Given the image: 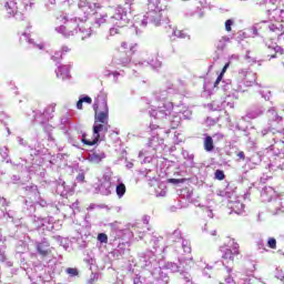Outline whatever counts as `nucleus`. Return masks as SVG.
<instances>
[{
	"instance_id": "nucleus-1",
	"label": "nucleus",
	"mask_w": 284,
	"mask_h": 284,
	"mask_svg": "<svg viewBox=\"0 0 284 284\" xmlns=\"http://www.w3.org/2000/svg\"><path fill=\"white\" fill-rule=\"evenodd\" d=\"M94 114V125H93V138L88 139L85 134L82 135V143L84 145H97L99 139H101V132H108L110 124L108 123L110 119V109L108 108V95L105 93H99L94 98L93 103Z\"/></svg>"
},
{
	"instance_id": "nucleus-2",
	"label": "nucleus",
	"mask_w": 284,
	"mask_h": 284,
	"mask_svg": "<svg viewBox=\"0 0 284 284\" xmlns=\"http://www.w3.org/2000/svg\"><path fill=\"white\" fill-rule=\"evenodd\" d=\"M223 261L226 263H234L236 256L241 255V250L239 244L234 243L230 248L225 246L220 247Z\"/></svg>"
},
{
	"instance_id": "nucleus-3",
	"label": "nucleus",
	"mask_w": 284,
	"mask_h": 284,
	"mask_svg": "<svg viewBox=\"0 0 284 284\" xmlns=\"http://www.w3.org/2000/svg\"><path fill=\"white\" fill-rule=\"evenodd\" d=\"M153 114L155 119H161L164 121L168 119V116L172 115V103L170 102H162L159 106L158 110H153Z\"/></svg>"
},
{
	"instance_id": "nucleus-4",
	"label": "nucleus",
	"mask_w": 284,
	"mask_h": 284,
	"mask_svg": "<svg viewBox=\"0 0 284 284\" xmlns=\"http://www.w3.org/2000/svg\"><path fill=\"white\" fill-rule=\"evenodd\" d=\"M64 26L60 27V31L64 32V34H72V32H77L79 30V21L77 18H71L68 20V17H63Z\"/></svg>"
},
{
	"instance_id": "nucleus-5",
	"label": "nucleus",
	"mask_w": 284,
	"mask_h": 284,
	"mask_svg": "<svg viewBox=\"0 0 284 284\" xmlns=\"http://www.w3.org/2000/svg\"><path fill=\"white\" fill-rule=\"evenodd\" d=\"M103 159H105V153L93 152V153L89 154L90 163L99 164V163H101V161H103Z\"/></svg>"
},
{
	"instance_id": "nucleus-6",
	"label": "nucleus",
	"mask_w": 284,
	"mask_h": 284,
	"mask_svg": "<svg viewBox=\"0 0 284 284\" xmlns=\"http://www.w3.org/2000/svg\"><path fill=\"white\" fill-rule=\"evenodd\" d=\"M204 150L206 152H212L214 150V140H212V136L207 135L204 140Z\"/></svg>"
},
{
	"instance_id": "nucleus-7",
	"label": "nucleus",
	"mask_w": 284,
	"mask_h": 284,
	"mask_svg": "<svg viewBox=\"0 0 284 284\" xmlns=\"http://www.w3.org/2000/svg\"><path fill=\"white\" fill-rule=\"evenodd\" d=\"M47 247H48V245H45L43 243L37 244V251L41 256H48V254H50V250H48Z\"/></svg>"
},
{
	"instance_id": "nucleus-8",
	"label": "nucleus",
	"mask_w": 284,
	"mask_h": 284,
	"mask_svg": "<svg viewBox=\"0 0 284 284\" xmlns=\"http://www.w3.org/2000/svg\"><path fill=\"white\" fill-rule=\"evenodd\" d=\"M173 34L178 39H190V36L187 33H185V31H183V30L175 29Z\"/></svg>"
},
{
	"instance_id": "nucleus-9",
	"label": "nucleus",
	"mask_w": 284,
	"mask_h": 284,
	"mask_svg": "<svg viewBox=\"0 0 284 284\" xmlns=\"http://www.w3.org/2000/svg\"><path fill=\"white\" fill-rule=\"evenodd\" d=\"M115 192H116L119 199H121L122 196H124V194H125V192H126L125 184L120 183V184L116 186Z\"/></svg>"
},
{
	"instance_id": "nucleus-10",
	"label": "nucleus",
	"mask_w": 284,
	"mask_h": 284,
	"mask_svg": "<svg viewBox=\"0 0 284 284\" xmlns=\"http://www.w3.org/2000/svg\"><path fill=\"white\" fill-rule=\"evenodd\" d=\"M215 179L217 181H224L225 180V173L221 170L215 171Z\"/></svg>"
},
{
	"instance_id": "nucleus-11",
	"label": "nucleus",
	"mask_w": 284,
	"mask_h": 284,
	"mask_svg": "<svg viewBox=\"0 0 284 284\" xmlns=\"http://www.w3.org/2000/svg\"><path fill=\"white\" fill-rule=\"evenodd\" d=\"M267 247L271 250H276V239L270 237L267 241Z\"/></svg>"
},
{
	"instance_id": "nucleus-12",
	"label": "nucleus",
	"mask_w": 284,
	"mask_h": 284,
	"mask_svg": "<svg viewBox=\"0 0 284 284\" xmlns=\"http://www.w3.org/2000/svg\"><path fill=\"white\" fill-rule=\"evenodd\" d=\"M225 30L226 32H232V26H234V21L232 19H229L225 21Z\"/></svg>"
},
{
	"instance_id": "nucleus-13",
	"label": "nucleus",
	"mask_w": 284,
	"mask_h": 284,
	"mask_svg": "<svg viewBox=\"0 0 284 284\" xmlns=\"http://www.w3.org/2000/svg\"><path fill=\"white\" fill-rule=\"evenodd\" d=\"M98 241H99L100 243H108V234H105V233H99V234H98Z\"/></svg>"
},
{
	"instance_id": "nucleus-14",
	"label": "nucleus",
	"mask_w": 284,
	"mask_h": 284,
	"mask_svg": "<svg viewBox=\"0 0 284 284\" xmlns=\"http://www.w3.org/2000/svg\"><path fill=\"white\" fill-rule=\"evenodd\" d=\"M67 274H69L70 276H79V270L69 267L67 268Z\"/></svg>"
},
{
	"instance_id": "nucleus-15",
	"label": "nucleus",
	"mask_w": 284,
	"mask_h": 284,
	"mask_svg": "<svg viewBox=\"0 0 284 284\" xmlns=\"http://www.w3.org/2000/svg\"><path fill=\"white\" fill-rule=\"evenodd\" d=\"M185 179H169L168 183H173L174 185H179V183H183Z\"/></svg>"
},
{
	"instance_id": "nucleus-16",
	"label": "nucleus",
	"mask_w": 284,
	"mask_h": 284,
	"mask_svg": "<svg viewBox=\"0 0 284 284\" xmlns=\"http://www.w3.org/2000/svg\"><path fill=\"white\" fill-rule=\"evenodd\" d=\"M4 8H6L8 14H14L16 11L10 7V3L7 2Z\"/></svg>"
},
{
	"instance_id": "nucleus-17",
	"label": "nucleus",
	"mask_w": 284,
	"mask_h": 284,
	"mask_svg": "<svg viewBox=\"0 0 284 284\" xmlns=\"http://www.w3.org/2000/svg\"><path fill=\"white\" fill-rule=\"evenodd\" d=\"M82 103H88L89 105L92 103V98L90 97H84V98H80Z\"/></svg>"
},
{
	"instance_id": "nucleus-18",
	"label": "nucleus",
	"mask_w": 284,
	"mask_h": 284,
	"mask_svg": "<svg viewBox=\"0 0 284 284\" xmlns=\"http://www.w3.org/2000/svg\"><path fill=\"white\" fill-rule=\"evenodd\" d=\"M221 81H223V74H220V75L216 78V80H215V82H214V88H219V83H221Z\"/></svg>"
},
{
	"instance_id": "nucleus-19",
	"label": "nucleus",
	"mask_w": 284,
	"mask_h": 284,
	"mask_svg": "<svg viewBox=\"0 0 284 284\" xmlns=\"http://www.w3.org/2000/svg\"><path fill=\"white\" fill-rule=\"evenodd\" d=\"M230 63H231V62H227V63L223 67L221 73H220V74H222V77H225V73L227 72V68H230Z\"/></svg>"
},
{
	"instance_id": "nucleus-20",
	"label": "nucleus",
	"mask_w": 284,
	"mask_h": 284,
	"mask_svg": "<svg viewBox=\"0 0 284 284\" xmlns=\"http://www.w3.org/2000/svg\"><path fill=\"white\" fill-rule=\"evenodd\" d=\"M110 34H111V37H114L116 34H119V29L118 28H111L110 29Z\"/></svg>"
},
{
	"instance_id": "nucleus-21",
	"label": "nucleus",
	"mask_w": 284,
	"mask_h": 284,
	"mask_svg": "<svg viewBox=\"0 0 284 284\" xmlns=\"http://www.w3.org/2000/svg\"><path fill=\"white\" fill-rule=\"evenodd\" d=\"M77 108H78V110H83V100H81V98L77 102Z\"/></svg>"
},
{
	"instance_id": "nucleus-22",
	"label": "nucleus",
	"mask_w": 284,
	"mask_h": 284,
	"mask_svg": "<svg viewBox=\"0 0 284 284\" xmlns=\"http://www.w3.org/2000/svg\"><path fill=\"white\" fill-rule=\"evenodd\" d=\"M237 156H239V159H240L241 161H245V152L240 151V152L237 153Z\"/></svg>"
},
{
	"instance_id": "nucleus-23",
	"label": "nucleus",
	"mask_w": 284,
	"mask_h": 284,
	"mask_svg": "<svg viewBox=\"0 0 284 284\" xmlns=\"http://www.w3.org/2000/svg\"><path fill=\"white\" fill-rule=\"evenodd\" d=\"M77 180L83 182V181H85V175L79 174Z\"/></svg>"
},
{
	"instance_id": "nucleus-24",
	"label": "nucleus",
	"mask_w": 284,
	"mask_h": 284,
	"mask_svg": "<svg viewBox=\"0 0 284 284\" xmlns=\"http://www.w3.org/2000/svg\"><path fill=\"white\" fill-rule=\"evenodd\" d=\"M268 57H270V59H276V53L268 55Z\"/></svg>"
},
{
	"instance_id": "nucleus-25",
	"label": "nucleus",
	"mask_w": 284,
	"mask_h": 284,
	"mask_svg": "<svg viewBox=\"0 0 284 284\" xmlns=\"http://www.w3.org/2000/svg\"><path fill=\"white\" fill-rule=\"evenodd\" d=\"M39 50H43V44H38Z\"/></svg>"
},
{
	"instance_id": "nucleus-26",
	"label": "nucleus",
	"mask_w": 284,
	"mask_h": 284,
	"mask_svg": "<svg viewBox=\"0 0 284 284\" xmlns=\"http://www.w3.org/2000/svg\"><path fill=\"white\" fill-rule=\"evenodd\" d=\"M125 45H128V43L123 42V43H122V48H125Z\"/></svg>"
},
{
	"instance_id": "nucleus-27",
	"label": "nucleus",
	"mask_w": 284,
	"mask_h": 284,
	"mask_svg": "<svg viewBox=\"0 0 284 284\" xmlns=\"http://www.w3.org/2000/svg\"><path fill=\"white\" fill-rule=\"evenodd\" d=\"M219 48V50H223V48H225V45L223 44L222 47H217ZM221 48V49H220Z\"/></svg>"
},
{
	"instance_id": "nucleus-28",
	"label": "nucleus",
	"mask_w": 284,
	"mask_h": 284,
	"mask_svg": "<svg viewBox=\"0 0 284 284\" xmlns=\"http://www.w3.org/2000/svg\"><path fill=\"white\" fill-rule=\"evenodd\" d=\"M53 61H57V57H53Z\"/></svg>"
},
{
	"instance_id": "nucleus-29",
	"label": "nucleus",
	"mask_w": 284,
	"mask_h": 284,
	"mask_svg": "<svg viewBox=\"0 0 284 284\" xmlns=\"http://www.w3.org/2000/svg\"><path fill=\"white\" fill-rule=\"evenodd\" d=\"M114 134H119V132H114Z\"/></svg>"
},
{
	"instance_id": "nucleus-30",
	"label": "nucleus",
	"mask_w": 284,
	"mask_h": 284,
	"mask_svg": "<svg viewBox=\"0 0 284 284\" xmlns=\"http://www.w3.org/2000/svg\"><path fill=\"white\" fill-rule=\"evenodd\" d=\"M183 1H187V0H183Z\"/></svg>"
}]
</instances>
